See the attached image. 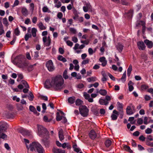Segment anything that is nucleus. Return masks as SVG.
I'll return each mask as SVG.
<instances>
[{
  "label": "nucleus",
  "instance_id": "nucleus-56",
  "mask_svg": "<svg viewBox=\"0 0 153 153\" xmlns=\"http://www.w3.org/2000/svg\"><path fill=\"white\" fill-rule=\"evenodd\" d=\"M29 95L30 96H28V99L30 101L33 100L34 98V96L33 94L32 93H30L29 94Z\"/></svg>",
  "mask_w": 153,
  "mask_h": 153
},
{
  "label": "nucleus",
  "instance_id": "nucleus-6",
  "mask_svg": "<svg viewBox=\"0 0 153 153\" xmlns=\"http://www.w3.org/2000/svg\"><path fill=\"white\" fill-rule=\"evenodd\" d=\"M45 65L49 71H53L55 69L52 61L51 60L46 62Z\"/></svg>",
  "mask_w": 153,
  "mask_h": 153
},
{
  "label": "nucleus",
  "instance_id": "nucleus-5",
  "mask_svg": "<svg viewBox=\"0 0 153 153\" xmlns=\"http://www.w3.org/2000/svg\"><path fill=\"white\" fill-rule=\"evenodd\" d=\"M8 125L6 122L1 121L0 123V134H4Z\"/></svg>",
  "mask_w": 153,
  "mask_h": 153
},
{
  "label": "nucleus",
  "instance_id": "nucleus-53",
  "mask_svg": "<svg viewBox=\"0 0 153 153\" xmlns=\"http://www.w3.org/2000/svg\"><path fill=\"white\" fill-rule=\"evenodd\" d=\"M63 16V14L60 12H58L57 15V18L60 19H62Z\"/></svg>",
  "mask_w": 153,
  "mask_h": 153
},
{
  "label": "nucleus",
  "instance_id": "nucleus-25",
  "mask_svg": "<svg viewBox=\"0 0 153 153\" xmlns=\"http://www.w3.org/2000/svg\"><path fill=\"white\" fill-rule=\"evenodd\" d=\"M97 92L102 96H105L107 94V91L105 89H100L99 91L98 89H97Z\"/></svg>",
  "mask_w": 153,
  "mask_h": 153
},
{
  "label": "nucleus",
  "instance_id": "nucleus-52",
  "mask_svg": "<svg viewBox=\"0 0 153 153\" xmlns=\"http://www.w3.org/2000/svg\"><path fill=\"white\" fill-rule=\"evenodd\" d=\"M39 52L38 51H36L34 52V57L35 59H37L38 57H39Z\"/></svg>",
  "mask_w": 153,
  "mask_h": 153
},
{
  "label": "nucleus",
  "instance_id": "nucleus-39",
  "mask_svg": "<svg viewBox=\"0 0 153 153\" xmlns=\"http://www.w3.org/2000/svg\"><path fill=\"white\" fill-rule=\"evenodd\" d=\"M126 72L125 71V72L123 74V75L121 78V80L122 82H124L126 80Z\"/></svg>",
  "mask_w": 153,
  "mask_h": 153
},
{
  "label": "nucleus",
  "instance_id": "nucleus-50",
  "mask_svg": "<svg viewBox=\"0 0 153 153\" xmlns=\"http://www.w3.org/2000/svg\"><path fill=\"white\" fill-rule=\"evenodd\" d=\"M29 109L31 111L35 112H36V110L35 107L32 105H30L29 106Z\"/></svg>",
  "mask_w": 153,
  "mask_h": 153
},
{
  "label": "nucleus",
  "instance_id": "nucleus-26",
  "mask_svg": "<svg viewBox=\"0 0 153 153\" xmlns=\"http://www.w3.org/2000/svg\"><path fill=\"white\" fill-rule=\"evenodd\" d=\"M21 12L22 14L25 16H26L28 15V11L25 7L22 8Z\"/></svg>",
  "mask_w": 153,
  "mask_h": 153
},
{
  "label": "nucleus",
  "instance_id": "nucleus-41",
  "mask_svg": "<svg viewBox=\"0 0 153 153\" xmlns=\"http://www.w3.org/2000/svg\"><path fill=\"white\" fill-rule=\"evenodd\" d=\"M4 31L2 24L0 25V36L4 33Z\"/></svg>",
  "mask_w": 153,
  "mask_h": 153
},
{
  "label": "nucleus",
  "instance_id": "nucleus-3",
  "mask_svg": "<svg viewBox=\"0 0 153 153\" xmlns=\"http://www.w3.org/2000/svg\"><path fill=\"white\" fill-rule=\"evenodd\" d=\"M30 149L31 151H35L38 153H45V150L42 145L38 142H32V146Z\"/></svg>",
  "mask_w": 153,
  "mask_h": 153
},
{
  "label": "nucleus",
  "instance_id": "nucleus-23",
  "mask_svg": "<svg viewBox=\"0 0 153 153\" xmlns=\"http://www.w3.org/2000/svg\"><path fill=\"white\" fill-rule=\"evenodd\" d=\"M54 3L55 4L54 7L57 8H59L62 5L61 2L59 0H54Z\"/></svg>",
  "mask_w": 153,
  "mask_h": 153
},
{
  "label": "nucleus",
  "instance_id": "nucleus-22",
  "mask_svg": "<svg viewBox=\"0 0 153 153\" xmlns=\"http://www.w3.org/2000/svg\"><path fill=\"white\" fill-rule=\"evenodd\" d=\"M126 112L127 114L131 115L134 113V112L132 110L130 106H128L126 108Z\"/></svg>",
  "mask_w": 153,
  "mask_h": 153
},
{
  "label": "nucleus",
  "instance_id": "nucleus-4",
  "mask_svg": "<svg viewBox=\"0 0 153 153\" xmlns=\"http://www.w3.org/2000/svg\"><path fill=\"white\" fill-rule=\"evenodd\" d=\"M80 114L83 117H87L88 114L89 110L85 105H80L79 108Z\"/></svg>",
  "mask_w": 153,
  "mask_h": 153
},
{
  "label": "nucleus",
  "instance_id": "nucleus-48",
  "mask_svg": "<svg viewBox=\"0 0 153 153\" xmlns=\"http://www.w3.org/2000/svg\"><path fill=\"white\" fill-rule=\"evenodd\" d=\"M140 25L142 26L146 25V22L144 21H140L137 24V26H138L139 25Z\"/></svg>",
  "mask_w": 153,
  "mask_h": 153
},
{
  "label": "nucleus",
  "instance_id": "nucleus-19",
  "mask_svg": "<svg viewBox=\"0 0 153 153\" xmlns=\"http://www.w3.org/2000/svg\"><path fill=\"white\" fill-rule=\"evenodd\" d=\"M53 153H65V151L60 149L53 148L52 150Z\"/></svg>",
  "mask_w": 153,
  "mask_h": 153
},
{
  "label": "nucleus",
  "instance_id": "nucleus-11",
  "mask_svg": "<svg viewBox=\"0 0 153 153\" xmlns=\"http://www.w3.org/2000/svg\"><path fill=\"white\" fill-rule=\"evenodd\" d=\"M137 47L140 50H144L145 49L146 46L143 41H139L137 43Z\"/></svg>",
  "mask_w": 153,
  "mask_h": 153
},
{
  "label": "nucleus",
  "instance_id": "nucleus-34",
  "mask_svg": "<svg viewBox=\"0 0 153 153\" xmlns=\"http://www.w3.org/2000/svg\"><path fill=\"white\" fill-rule=\"evenodd\" d=\"M132 70V65L130 64L127 69V76H129L130 75L131 72Z\"/></svg>",
  "mask_w": 153,
  "mask_h": 153
},
{
  "label": "nucleus",
  "instance_id": "nucleus-15",
  "mask_svg": "<svg viewBox=\"0 0 153 153\" xmlns=\"http://www.w3.org/2000/svg\"><path fill=\"white\" fill-rule=\"evenodd\" d=\"M113 113L114 114L111 115V117L113 120H116L117 119V116L119 115L118 112L116 110H114L113 111Z\"/></svg>",
  "mask_w": 153,
  "mask_h": 153
},
{
  "label": "nucleus",
  "instance_id": "nucleus-30",
  "mask_svg": "<svg viewBox=\"0 0 153 153\" xmlns=\"http://www.w3.org/2000/svg\"><path fill=\"white\" fill-rule=\"evenodd\" d=\"M123 148L125 150L127 151L130 153H132L133 152V151L131 149L130 147L126 145H125L124 146Z\"/></svg>",
  "mask_w": 153,
  "mask_h": 153
},
{
  "label": "nucleus",
  "instance_id": "nucleus-44",
  "mask_svg": "<svg viewBox=\"0 0 153 153\" xmlns=\"http://www.w3.org/2000/svg\"><path fill=\"white\" fill-rule=\"evenodd\" d=\"M14 33L17 36H19L20 34V32L18 27H17L14 30Z\"/></svg>",
  "mask_w": 153,
  "mask_h": 153
},
{
  "label": "nucleus",
  "instance_id": "nucleus-38",
  "mask_svg": "<svg viewBox=\"0 0 153 153\" xmlns=\"http://www.w3.org/2000/svg\"><path fill=\"white\" fill-rule=\"evenodd\" d=\"M62 147L63 149H65L66 147H67L68 149H70L71 148V146H68V144L65 143H64L62 144Z\"/></svg>",
  "mask_w": 153,
  "mask_h": 153
},
{
  "label": "nucleus",
  "instance_id": "nucleus-51",
  "mask_svg": "<svg viewBox=\"0 0 153 153\" xmlns=\"http://www.w3.org/2000/svg\"><path fill=\"white\" fill-rule=\"evenodd\" d=\"M89 60L87 59L85 60H83L82 62V65H85L89 63Z\"/></svg>",
  "mask_w": 153,
  "mask_h": 153
},
{
  "label": "nucleus",
  "instance_id": "nucleus-47",
  "mask_svg": "<svg viewBox=\"0 0 153 153\" xmlns=\"http://www.w3.org/2000/svg\"><path fill=\"white\" fill-rule=\"evenodd\" d=\"M134 117H129L128 119V121H130L131 123L132 124H133L135 123V122L134 121Z\"/></svg>",
  "mask_w": 153,
  "mask_h": 153
},
{
  "label": "nucleus",
  "instance_id": "nucleus-61",
  "mask_svg": "<svg viewBox=\"0 0 153 153\" xmlns=\"http://www.w3.org/2000/svg\"><path fill=\"white\" fill-rule=\"evenodd\" d=\"M13 100L14 101H16L17 102H19L20 100V99L19 97H17L16 96L13 97Z\"/></svg>",
  "mask_w": 153,
  "mask_h": 153
},
{
  "label": "nucleus",
  "instance_id": "nucleus-58",
  "mask_svg": "<svg viewBox=\"0 0 153 153\" xmlns=\"http://www.w3.org/2000/svg\"><path fill=\"white\" fill-rule=\"evenodd\" d=\"M42 108L43 110L42 111L43 113H44L45 112V110L46 109L47 107L45 103H43L42 104Z\"/></svg>",
  "mask_w": 153,
  "mask_h": 153
},
{
  "label": "nucleus",
  "instance_id": "nucleus-36",
  "mask_svg": "<svg viewBox=\"0 0 153 153\" xmlns=\"http://www.w3.org/2000/svg\"><path fill=\"white\" fill-rule=\"evenodd\" d=\"M143 123V119L141 118H138L137 120V125H141Z\"/></svg>",
  "mask_w": 153,
  "mask_h": 153
},
{
  "label": "nucleus",
  "instance_id": "nucleus-21",
  "mask_svg": "<svg viewBox=\"0 0 153 153\" xmlns=\"http://www.w3.org/2000/svg\"><path fill=\"white\" fill-rule=\"evenodd\" d=\"M117 109L122 114H123V106L122 103H120L119 102H117Z\"/></svg>",
  "mask_w": 153,
  "mask_h": 153
},
{
  "label": "nucleus",
  "instance_id": "nucleus-55",
  "mask_svg": "<svg viewBox=\"0 0 153 153\" xmlns=\"http://www.w3.org/2000/svg\"><path fill=\"white\" fill-rule=\"evenodd\" d=\"M83 96L85 98V99L87 100L88 98L90 97V95L87 94L86 92H84V93Z\"/></svg>",
  "mask_w": 153,
  "mask_h": 153
},
{
  "label": "nucleus",
  "instance_id": "nucleus-45",
  "mask_svg": "<svg viewBox=\"0 0 153 153\" xmlns=\"http://www.w3.org/2000/svg\"><path fill=\"white\" fill-rule=\"evenodd\" d=\"M70 31L74 34H75L76 33V30L74 27H70L69 28Z\"/></svg>",
  "mask_w": 153,
  "mask_h": 153
},
{
  "label": "nucleus",
  "instance_id": "nucleus-2",
  "mask_svg": "<svg viewBox=\"0 0 153 153\" xmlns=\"http://www.w3.org/2000/svg\"><path fill=\"white\" fill-rule=\"evenodd\" d=\"M17 57L19 59L18 62L19 67L24 71L27 70L29 72L31 70L29 69V68H32L33 66L31 65L28 67V64L24 61V59L23 58H20L19 56H18Z\"/></svg>",
  "mask_w": 153,
  "mask_h": 153
},
{
  "label": "nucleus",
  "instance_id": "nucleus-24",
  "mask_svg": "<svg viewBox=\"0 0 153 153\" xmlns=\"http://www.w3.org/2000/svg\"><path fill=\"white\" fill-rule=\"evenodd\" d=\"M100 104L101 105H107L109 103L105 99H100L99 100Z\"/></svg>",
  "mask_w": 153,
  "mask_h": 153
},
{
  "label": "nucleus",
  "instance_id": "nucleus-1",
  "mask_svg": "<svg viewBox=\"0 0 153 153\" xmlns=\"http://www.w3.org/2000/svg\"><path fill=\"white\" fill-rule=\"evenodd\" d=\"M52 84L54 88L56 90L61 89L62 88L64 82V79L61 75H58L51 78Z\"/></svg>",
  "mask_w": 153,
  "mask_h": 153
},
{
  "label": "nucleus",
  "instance_id": "nucleus-64",
  "mask_svg": "<svg viewBox=\"0 0 153 153\" xmlns=\"http://www.w3.org/2000/svg\"><path fill=\"white\" fill-rule=\"evenodd\" d=\"M147 91L149 93H151L152 94V96L153 97V88H151L148 89Z\"/></svg>",
  "mask_w": 153,
  "mask_h": 153
},
{
  "label": "nucleus",
  "instance_id": "nucleus-20",
  "mask_svg": "<svg viewBox=\"0 0 153 153\" xmlns=\"http://www.w3.org/2000/svg\"><path fill=\"white\" fill-rule=\"evenodd\" d=\"M144 42L149 48H151L153 46V43L151 41H150L148 39H146L144 41Z\"/></svg>",
  "mask_w": 153,
  "mask_h": 153
},
{
  "label": "nucleus",
  "instance_id": "nucleus-49",
  "mask_svg": "<svg viewBox=\"0 0 153 153\" xmlns=\"http://www.w3.org/2000/svg\"><path fill=\"white\" fill-rule=\"evenodd\" d=\"M148 88V86L146 84H143L141 86V89L143 90L146 89Z\"/></svg>",
  "mask_w": 153,
  "mask_h": 153
},
{
  "label": "nucleus",
  "instance_id": "nucleus-46",
  "mask_svg": "<svg viewBox=\"0 0 153 153\" xmlns=\"http://www.w3.org/2000/svg\"><path fill=\"white\" fill-rule=\"evenodd\" d=\"M63 78L65 79H66L68 78V76L67 75V71L66 70H65L64 71V72L63 73Z\"/></svg>",
  "mask_w": 153,
  "mask_h": 153
},
{
  "label": "nucleus",
  "instance_id": "nucleus-35",
  "mask_svg": "<svg viewBox=\"0 0 153 153\" xmlns=\"http://www.w3.org/2000/svg\"><path fill=\"white\" fill-rule=\"evenodd\" d=\"M73 148L74 151L77 153L79 152L80 151V149L77 147V145L76 144H74L73 145Z\"/></svg>",
  "mask_w": 153,
  "mask_h": 153
},
{
  "label": "nucleus",
  "instance_id": "nucleus-14",
  "mask_svg": "<svg viewBox=\"0 0 153 153\" xmlns=\"http://www.w3.org/2000/svg\"><path fill=\"white\" fill-rule=\"evenodd\" d=\"M91 6L89 3H86L85 4V6L83 7V11L85 12H87L88 10L91 9Z\"/></svg>",
  "mask_w": 153,
  "mask_h": 153
},
{
  "label": "nucleus",
  "instance_id": "nucleus-62",
  "mask_svg": "<svg viewBox=\"0 0 153 153\" xmlns=\"http://www.w3.org/2000/svg\"><path fill=\"white\" fill-rule=\"evenodd\" d=\"M88 52L89 54L90 55H92L93 54L94 52V51L93 49L92 48H89L88 49Z\"/></svg>",
  "mask_w": 153,
  "mask_h": 153
},
{
  "label": "nucleus",
  "instance_id": "nucleus-42",
  "mask_svg": "<svg viewBox=\"0 0 153 153\" xmlns=\"http://www.w3.org/2000/svg\"><path fill=\"white\" fill-rule=\"evenodd\" d=\"M32 36L31 34L30 33H27L25 36V39L26 41H27Z\"/></svg>",
  "mask_w": 153,
  "mask_h": 153
},
{
  "label": "nucleus",
  "instance_id": "nucleus-10",
  "mask_svg": "<svg viewBox=\"0 0 153 153\" xmlns=\"http://www.w3.org/2000/svg\"><path fill=\"white\" fill-rule=\"evenodd\" d=\"M17 87L19 89H22L24 88H29V86L26 81L22 80L21 84L19 85Z\"/></svg>",
  "mask_w": 153,
  "mask_h": 153
},
{
  "label": "nucleus",
  "instance_id": "nucleus-9",
  "mask_svg": "<svg viewBox=\"0 0 153 153\" xmlns=\"http://www.w3.org/2000/svg\"><path fill=\"white\" fill-rule=\"evenodd\" d=\"M49 138L48 134H45V135L44 136L42 140L43 143L47 147H48L49 146Z\"/></svg>",
  "mask_w": 153,
  "mask_h": 153
},
{
  "label": "nucleus",
  "instance_id": "nucleus-33",
  "mask_svg": "<svg viewBox=\"0 0 153 153\" xmlns=\"http://www.w3.org/2000/svg\"><path fill=\"white\" fill-rule=\"evenodd\" d=\"M87 80L88 82H90L96 81L97 80V79L96 77L93 76L88 78Z\"/></svg>",
  "mask_w": 153,
  "mask_h": 153
},
{
  "label": "nucleus",
  "instance_id": "nucleus-27",
  "mask_svg": "<svg viewBox=\"0 0 153 153\" xmlns=\"http://www.w3.org/2000/svg\"><path fill=\"white\" fill-rule=\"evenodd\" d=\"M75 97H70L68 98V102L71 104H73L75 101Z\"/></svg>",
  "mask_w": 153,
  "mask_h": 153
},
{
  "label": "nucleus",
  "instance_id": "nucleus-54",
  "mask_svg": "<svg viewBox=\"0 0 153 153\" xmlns=\"http://www.w3.org/2000/svg\"><path fill=\"white\" fill-rule=\"evenodd\" d=\"M0 138L4 140H6L7 139V134H0Z\"/></svg>",
  "mask_w": 153,
  "mask_h": 153
},
{
  "label": "nucleus",
  "instance_id": "nucleus-60",
  "mask_svg": "<svg viewBox=\"0 0 153 153\" xmlns=\"http://www.w3.org/2000/svg\"><path fill=\"white\" fill-rule=\"evenodd\" d=\"M152 130L150 128H148L145 130V133L147 134H149L152 133Z\"/></svg>",
  "mask_w": 153,
  "mask_h": 153
},
{
  "label": "nucleus",
  "instance_id": "nucleus-32",
  "mask_svg": "<svg viewBox=\"0 0 153 153\" xmlns=\"http://www.w3.org/2000/svg\"><path fill=\"white\" fill-rule=\"evenodd\" d=\"M58 60L62 62H65L67 61V60L65 57H64L62 56L59 55L58 57Z\"/></svg>",
  "mask_w": 153,
  "mask_h": 153
},
{
  "label": "nucleus",
  "instance_id": "nucleus-29",
  "mask_svg": "<svg viewBox=\"0 0 153 153\" xmlns=\"http://www.w3.org/2000/svg\"><path fill=\"white\" fill-rule=\"evenodd\" d=\"M76 105L77 106H79L83 104V101L80 99H78L75 101Z\"/></svg>",
  "mask_w": 153,
  "mask_h": 153
},
{
  "label": "nucleus",
  "instance_id": "nucleus-18",
  "mask_svg": "<svg viewBox=\"0 0 153 153\" xmlns=\"http://www.w3.org/2000/svg\"><path fill=\"white\" fill-rule=\"evenodd\" d=\"M123 47L124 46L120 43H118L116 46L117 50L120 53L122 51Z\"/></svg>",
  "mask_w": 153,
  "mask_h": 153
},
{
  "label": "nucleus",
  "instance_id": "nucleus-28",
  "mask_svg": "<svg viewBox=\"0 0 153 153\" xmlns=\"http://www.w3.org/2000/svg\"><path fill=\"white\" fill-rule=\"evenodd\" d=\"M37 32V30L35 28H33L31 30V35L33 37H35L36 36V32Z\"/></svg>",
  "mask_w": 153,
  "mask_h": 153
},
{
  "label": "nucleus",
  "instance_id": "nucleus-7",
  "mask_svg": "<svg viewBox=\"0 0 153 153\" xmlns=\"http://www.w3.org/2000/svg\"><path fill=\"white\" fill-rule=\"evenodd\" d=\"M42 40L45 46L48 47L50 45L51 40L50 36L43 37Z\"/></svg>",
  "mask_w": 153,
  "mask_h": 153
},
{
  "label": "nucleus",
  "instance_id": "nucleus-40",
  "mask_svg": "<svg viewBox=\"0 0 153 153\" xmlns=\"http://www.w3.org/2000/svg\"><path fill=\"white\" fill-rule=\"evenodd\" d=\"M63 116H60L59 112L56 113V120L57 121H59L61 120Z\"/></svg>",
  "mask_w": 153,
  "mask_h": 153
},
{
  "label": "nucleus",
  "instance_id": "nucleus-37",
  "mask_svg": "<svg viewBox=\"0 0 153 153\" xmlns=\"http://www.w3.org/2000/svg\"><path fill=\"white\" fill-rule=\"evenodd\" d=\"M111 141L109 140H107L105 143V146L107 147H109L111 145Z\"/></svg>",
  "mask_w": 153,
  "mask_h": 153
},
{
  "label": "nucleus",
  "instance_id": "nucleus-63",
  "mask_svg": "<svg viewBox=\"0 0 153 153\" xmlns=\"http://www.w3.org/2000/svg\"><path fill=\"white\" fill-rule=\"evenodd\" d=\"M144 99L148 101L151 99V97L149 96L146 95H145Z\"/></svg>",
  "mask_w": 153,
  "mask_h": 153
},
{
  "label": "nucleus",
  "instance_id": "nucleus-57",
  "mask_svg": "<svg viewBox=\"0 0 153 153\" xmlns=\"http://www.w3.org/2000/svg\"><path fill=\"white\" fill-rule=\"evenodd\" d=\"M92 111L95 115H97L99 114L98 110L96 109H93L92 110Z\"/></svg>",
  "mask_w": 153,
  "mask_h": 153
},
{
  "label": "nucleus",
  "instance_id": "nucleus-31",
  "mask_svg": "<svg viewBox=\"0 0 153 153\" xmlns=\"http://www.w3.org/2000/svg\"><path fill=\"white\" fill-rule=\"evenodd\" d=\"M38 25L39 28L41 30H44L46 29V27L43 25L42 22H40Z\"/></svg>",
  "mask_w": 153,
  "mask_h": 153
},
{
  "label": "nucleus",
  "instance_id": "nucleus-13",
  "mask_svg": "<svg viewBox=\"0 0 153 153\" xmlns=\"http://www.w3.org/2000/svg\"><path fill=\"white\" fill-rule=\"evenodd\" d=\"M44 87L46 88H50L51 87H54L53 85L52 84V81L50 82L49 79H47L45 82Z\"/></svg>",
  "mask_w": 153,
  "mask_h": 153
},
{
  "label": "nucleus",
  "instance_id": "nucleus-16",
  "mask_svg": "<svg viewBox=\"0 0 153 153\" xmlns=\"http://www.w3.org/2000/svg\"><path fill=\"white\" fill-rule=\"evenodd\" d=\"M99 60L102 63L101 65L103 67H104L106 65L107 61L105 57L103 56L100 58Z\"/></svg>",
  "mask_w": 153,
  "mask_h": 153
},
{
  "label": "nucleus",
  "instance_id": "nucleus-8",
  "mask_svg": "<svg viewBox=\"0 0 153 153\" xmlns=\"http://www.w3.org/2000/svg\"><path fill=\"white\" fill-rule=\"evenodd\" d=\"M38 131L39 134H48L49 133L46 128L42 126L38 125Z\"/></svg>",
  "mask_w": 153,
  "mask_h": 153
},
{
  "label": "nucleus",
  "instance_id": "nucleus-17",
  "mask_svg": "<svg viewBox=\"0 0 153 153\" xmlns=\"http://www.w3.org/2000/svg\"><path fill=\"white\" fill-rule=\"evenodd\" d=\"M24 141L26 146L27 148L29 150H30V149L32 147V143H30L29 145H28L27 144L29 143V141L26 139L24 138ZM33 147V146H32Z\"/></svg>",
  "mask_w": 153,
  "mask_h": 153
},
{
  "label": "nucleus",
  "instance_id": "nucleus-59",
  "mask_svg": "<svg viewBox=\"0 0 153 153\" xmlns=\"http://www.w3.org/2000/svg\"><path fill=\"white\" fill-rule=\"evenodd\" d=\"M66 43L68 46L71 47L73 45V43L70 40H67Z\"/></svg>",
  "mask_w": 153,
  "mask_h": 153
},
{
  "label": "nucleus",
  "instance_id": "nucleus-12",
  "mask_svg": "<svg viewBox=\"0 0 153 153\" xmlns=\"http://www.w3.org/2000/svg\"><path fill=\"white\" fill-rule=\"evenodd\" d=\"M19 133L22 134H29L31 133L30 130H27L22 127H20L18 129Z\"/></svg>",
  "mask_w": 153,
  "mask_h": 153
},
{
  "label": "nucleus",
  "instance_id": "nucleus-43",
  "mask_svg": "<svg viewBox=\"0 0 153 153\" xmlns=\"http://www.w3.org/2000/svg\"><path fill=\"white\" fill-rule=\"evenodd\" d=\"M2 22L3 24L6 26H7L9 24H8V22L7 21V19L6 18H5L3 19Z\"/></svg>",
  "mask_w": 153,
  "mask_h": 153
}]
</instances>
